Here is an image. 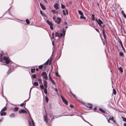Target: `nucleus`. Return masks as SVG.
I'll return each instance as SVG.
<instances>
[{"label":"nucleus","instance_id":"nucleus-4","mask_svg":"<svg viewBox=\"0 0 126 126\" xmlns=\"http://www.w3.org/2000/svg\"><path fill=\"white\" fill-rule=\"evenodd\" d=\"M61 97L63 103L65 105H67L68 104L67 102L65 100V98L62 95L61 96Z\"/></svg>","mask_w":126,"mask_h":126},{"label":"nucleus","instance_id":"nucleus-51","mask_svg":"<svg viewBox=\"0 0 126 126\" xmlns=\"http://www.w3.org/2000/svg\"><path fill=\"white\" fill-rule=\"evenodd\" d=\"M50 73L49 74V78L51 80V79H52L51 78V77H50Z\"/></svg>","mask_w":126,"mask_h":126},{"label":"nucleus","instance_id":"nucleus-52","mask_svg":"<svg viewBox=\"0 0 126 126\" xmlns=\"http://www.w3.org/2000/svg\"><path fill=\"white\" fill-rule=\"evenodd\" d=\"M32 87L30 89V95H31V90H32Z\"/></svg>","mask_w":126,"mask_h":126},{"label":"nucleus","instance_id":"nucleus-20","mask_svg":"<svg viewBox=\"0 0 126 126\" xmlns=\"http://www.w3.org/2000/svg\"><path fill=\"white\" fill-rule=\"evenodd\" d=\"M40 13L41 15L43 16H46L43 13V12L41 10L40 11Z\"/></svg>","mask_w":126,"mask_h":126},{"label":"nucleus","instance_id":"nucleus-45","mask_svg":"<svg viewBox=\"0 0 126 126\" xmlns=\"http://www.w3.org/2000/svg\"><path fill=\"white\" fill-rule=\"evenodd\" d=\"M65 31H64V29H63V37L65 35Z\"/></svg>","mask_w":126,"mask_h":126},{"label":"nucleus","instance_id":"nucleus-48","mask_svg":"<svg viewBox=\"0 0 126 126\" xmlns=\"http://www.w3.org/2000/svg\"><path fill=\"white\" fill-rule=\"evenodd\" d=\"M51 11L54 14H55V13H56V11L55 10H52Z\"/></svg>","mask_w":126,"mask_h":126},{"label":"nucleus","instance_id":"nucleus-9","mask_svg":"<svg viewBox=\"0 0 126 126\" xmlns=\"http://www.w3.org/2000/svg\"><path fill=\"white\" fill-rule=\"evenodd\" d=\"M43 83H44V86L45 88H47V81L45 80H44L43 81Z\"/></svg>","mask_w":126,"mask_h":126},{"label":"nucleus","instance_id":"nucleus-13","mask_svg":"<svg viewBox=\"0 0 126 126\" xmlns=\"http://www.w3.org/2000/svg\"><path fill=\"white\" fill-rule=\"evenodd\" d=\"M49 60H48L44 64L42 65H43V67H44V68H45L46 67V65H47L48 63V61Z\"/></svg>","mask_w":126,"mask_h":126},{"label":"nucleus","instance_id":"nucleus-14","mask_svg":"<svg viewBox=\"0 0 126 126\" xmlns=\"http://www.w3.org/2000/svg\"><path fill=\"white\" fill-rule=\"evenodd\" d=\"M0 113V115L1 116L5 115L6 114V113L5 112H3V111H1Z\"/></svg>","mask_w":126,"mask_h":126},{"label":"nucleus","instance_id":"nucleus-62","mask_svg":"<svg viewBox=\"0 0 126 126\" xmlns=\"http://www.w3.org/2000/svg\"><path fill=\"white\" fill-rule=\"evenodd\" d=\"M24 105V104L23 103H22L21 105H20V106H23Z\"/></svg>","mask_w":126,"mask_h":126},{"label":"nucleus","instance_id":"nucleus-2","mask_svg":"<svg viewBox=\"0 0 126 126\" xmlns=\"http://www.w3.org/2000/svg\"><path fill=\"white\" fill-rule=\"evenodd\" d=\"M41 76H43L42 77L43 79H45L46 80H47V74L45 72H43L41 74Z\"/></svg>","mask_w":126,"mask_h":126},{"label":"nucleus","instance_id":"nucleus-42","mask_svg":"<svg viewBox=\"0 0 126 126\" xmlns=\"http://www.w3.org/2000/svg\"><path fill=\"white\" fill-rule=\"evenodd\" d=\"M119 54L121 56H123V54L122 52H120Z\"/></svg>","mask_w":126,"mask_h":126},{"label":"nucleus","instance_id":"nucleus-58","mask_svg":"<svg viewBox=\"0 0 126 126\" xmlns=\"http://www.w3.org/2000/svg\"><path fill=\"white\" fill-rule=\"evenodd\" d=\"M102 32H103V33H105V30H104V28H103V29Z\"/></svg>","mask_w":126,"mask_h":126},{"label":"nucleus","instance_id":"nucleus-46","mask_svg":"<svg viewBox=\"0 0 126 126\" xmlns=\"http://www.w3.org/2000/svg\"><path fill=\"white\" fill-rule=\"evenodd\" d=\"M109 120H113V117H112L111 118H110L109 119Z\"/></svg>","mask_w":126,"mask_h":126},{"label":"nucleus","instance_id":"nucleus-59","mask_svg":"<svg viewBox=\"0 0 126 126\" xmlns=\"http://www.w3.org/2000/svg\"><path fill=\"white\" fill-rule=\"evenodd\" d=\"M65 11H66V14L67 15H68V11L66 9L65 10Z\"/></svg>","mask_w":126,"mask_h":126},{"label":"nucleus","instance_id":"nucleus-33","mask_svg":"<svg viewBox=\"0 0 126 126\" xmlns=\"http://www.w3.org/2000/svg\"><path fill=\"white\" fill-rule=\"evenodd\" d=\"M18 109L17 107H15L14 109V111H16L18 110Z\"/></svg>","mask_w":126,"mask_h":126},{"label":"nucleus","instance_id":"nucleus-28","mask_svg":"<svg viewBox=\"0 0 126 126\" xmlns=\"http://www.w3.org/2000/svg\"><path fill=\"white\" fill-rule=\"evenodd\" d=\"M70 94H71L73 96L74 98H76V95H75V94H73L72 93V92L71 91H70Z\"/></svg>","mask_w":126,"mask_h":126},{"label":"nucleus","instance_id":"nucleus-22","mask_svg":"<svg viewBox=\"0 0 126 126\" xmlns=\"http://www.w3.org/2000/svg\"><path fill=\"white\" fill-rule=\"evenodd\" d=\"M78 12L79 14L80 15H83V13L80 10H78Z\"/></svg>","mask_w":126,"mask_h":126},{"label":"nucleus","instance_id":"nucleus-27","mask_svg":"<svg viewBox=\"0 0 126 126\" xmlns=\"http://www.w3.org/2000/svg\"><path fill=\"white\" fill-rule=\"evenodd\" d=\"M35 68H32L31 70V72L32 73H33L35 71Z\"/></svg>","mask_w":126,"mask_h":126},{"label":"nucleus","instance_id":"nucleus-19","mask_svg":"<svg viewBox=\"0 0 126 126\" xmlns=\"http://www.w3.org/2000/svg\"><path fill=\"white\" fill-rule=\"evenodd\" d=\"M15 116V114L14 113H12L10 115V117L11 118L14 117Z\"/></svg>","mask_w":126,"mask_h":126},{"label":"nucleus","instance_id":"nucleus-53","mask_svg":"<svg viewBox=\"0 0 126 126\" xmlns=\"http://www.w3.org/2000/svg\"><path fill=\"white\" fill-rule=\"evenodd\" d=\"M63 15H66V14L65 13V11L64 10H63Z\"/></svg>","mask_w":126,"mask_h":126},{"label":"nucleus","instance_id":"nucleus-55","mask_svg":"<svg viewBox=\"0 0 126 126\" xmlns=\"http://www.w3.org/2000/svg\"><path fill=\"white\" fill-rule=\"evenodd\" d=\"M52 39H53L54 38V33H52Z\"/></svg>","mask_w":126,"mask_h":126},{"label":"nucleus","instance_id":"nucleus-49","mask_svg":"<svg viewBox=\"0 0 126 126\" xmlns=\"http://www.w3.org/2000/svg\"><path fill=\"white\" fill-rule=\"evenodd\" d=\"M29 123V126H32L31 123V122L30 121H29L28 122Z\"/></svg>","mask_w":126,"mask_h":126},{"label":"nucleus","instance_id":"nucleus-38","mask_svg":"<svg viewBox=\"0 0 126 126\" xmlns=\"http://www.w3.org/2000/svg\"><path fill=\"white\" fill-rule=\"evenodd\" d=\"M45 100L46 101V102H48V98L47 96L45 97Z\"/></svg>","mask_w":126,"mask_h":126},{"label":"nucleus","instance_id":"nucleus-15","mask_svg":"<svg viewBox=\"0 0 126 126\" xmlns=\"http://www.w3.org/2000/svg\"><path fill=\"white\" fill-rule=\"evenodd\" d=\"M30 120H31V122L32 126H34V123L33 120L31 117H30Z\"/></svg>","mask_w":126,"mask_h":126},{"label":"nucleus","instance_id":"nucleus-3","mask_svg":"<svg viewBox=\"0 0 126 126\" xmlns=\"http://www.w3.org/2000/svg\"><path fill=\"white\" fill-rule=\"evenodd\" d=\"M63 35L62 33H61L60 34H59V33L56 32L55 33V36H57L59 38H61L62 37Z\"/></svg>","mask_w":126,"mask_h":126},{"label":"nucleus","instance_id":"nucleus-12","mask_svg":"<svg viewBox=\"0 0 126 126\" xmlns=\"http://www.w3.org/2000/svg\"><path fill=\"white\" fill-rule=\"evenodd\" d=\"M44 120L47 124V118L46 115H45L44 116Z\"/></svg>","mask_w":126,"mask_h":126},{"label":"nucleus","instance_id":"nucleus-41","mask_svg":"<svg viewBox=\"0 0 126 126\" xmlns=\"http://www.w3.org/2000/svg\"><path fill=\"white\" fill-rule=\"evenodd\" d=\"M43 65H40L39 66V68L40 69H42L43 68Z\"/></svg>","mask_w":126,"mask_h":126},{"label":"nucleus","instance_id":"nucleus-25","mask_svg":"<svg viewBox=\"0 0 126 126\" xmlns=\"http://www.w3.org/2000/svg\"><path fill=\"white\" fill-rule=\"evenodd\" d=\"M94 14H92V20L93 21H94L95 20V18H94Z\"/></svg>","mask_w":126,"mask_h":126},{"label":"nucleus","instance_id":"nucleus-43","mask_svg":"<svg viewBox=\"0 0 126 126\" xmlns=\"http://www.w3.org/2000/svg\"><path fill=\"white\" fill-rule=\"evenodd\" d=\"M122 118L123 119V121H124L126 122V118H124L123 117H122Z\"/></svg>","mask_w":126,"mask_h":126},{"label":"nucleus","instance_id":"nucleus-47","mask_svg":"<svg viewBox=\"0 0 126 126\" xmlns=\"http://www.w3.org/2000/svg\"><path fill=\"white\" fill-rule=\"evenodd\" d=\"M53 59V58L52 57V56H51V57L50 58V63H51V60Z\"/></svg>","mask_w":126,"mask_h":126},{"label":"nucleus","instance_id":"nucleus-40","mask_svg":"<svg viewBox=\"0 0 126 126\" xmlns=\"http://www.w3.org/2000/svg\"><path fill=\"white\" fill-rule=\"evenodd\" d=\"M52 83L54 85H55V83L54 81L52 79L50 80Z\"/></svg>","mask_w":126,"mask_h":126},{"label":"nucleus","instance_id":"nucleus-5","mask_svg":"<svg viewBox=\"0 0 126 126\" xmlns=\"http://www.w3.org/2000/svg\"><path fill=\"white\" fill-rule=\"evenodd\" d=\"M55 22L57 24H60L61 22V19L59 17H57L56 20L55 21Z\"/></svg>","mask_w":126,"mask_h":126},{"label":"nucleus","instance_id":"nucleus-17","mask_svg":"<svg viewBox=\"0 0 126 126\" xmlns=\"http://www.w3.org/2000/svg\"><path fill=\"white\" fill-rule=\"evenodd\" d=\"M80 19H83L84 20H85L86 19V18L85 17L83 16V15H82L80 16Z\"/></svg>","mask_w":126,"mask_h":126},{"label":"nucleus","instance_id":"nucleus-16","mask_svg":"<svg viewBox=\"0 0 126 126\" xmlns=\"http://www.w3.org/2000/svg\"><path fill=\"white\" fill-rule=\"evenodd\" d=\"M54 7L56 9H57L58 8V5L57 3L55 4L54 5Z\"/></svg>","mask_w":126,"mask_h":126},{"label":"nucleus","instance_id":"nucleus-57","mask_svg":"<svg viewBox=\"0 0 126 126\" xmlns=\"http://www.w3.org/2000/svg\"><path fill=\"white\" fill-rule=\"evenodd\" d=\"M3 119V118H2L1 119H0V122H1L2 121Z\"/></svg>","mask_w":126,"mask_h":126},{"label":"nucleus","instance_id":"nucleus-34","mask_svg":"<svg viewBox=\"0 0 126 126\" xmlns=\"http://www.w3.org/2000/svg\"><path fill=\"white\" fill-rule=\"evenodd\" d=\"M38 80L39 81V84H40L41 85L42 84V82L41 81V79H38Z\"/></svg>","mask_w":126,"mask_h":126},{"label":"nucleus","instance_id":"nucleus-39","mask_svg":"<svg viewBox=\"0 0 126 126\" xmlns=\"http://www.w3.org/2000/svg\"><path fill=\"white\" fill-rule=\"evenodd\" d=\"M26 23L28 24H29L30 23V22L29 20L28 19H27L26 20Z\"/></svg>","mask_w":126,"mask_h":126},{"label":"nucleus","instance_id":"nucleus-60","mask_svg":"<svg viewBox=\"0 0 126 126\" xmlns=\"http://www.w3.org/2000/svg\"><path fill=\"white\" fill-rule=\"evenodd\" d=\"M65 11H66V14L67 15H68V11L66 9L65 10Z\"/></svg>","mask_w":126,"mask_h":126},{"label":"nucleus","instance_id":"nucleus-1","mask_svg":"<svg viewBox=\"0 0 126 126\" xmlns=\"http://www.w3.org/2000/svg\"><path fill=\"white\" fill-rule=\"evenodd\" d=\"M3 54V52L2 51V53L1 55V59L0 60V62L4 63L5 62L6 64L9 63L10 62V60L8 57H3L2 59V55Z\"/></svg>","mask_w":126,"mask_h":126},{"label":"nucleus","instance_id":"nucleus-18","mask_svg":"<svg viewBox=\"0 0 126 126\" xmlns=\"http://www.w3.org/2000/svg\"><path fill=\"white\" fill-rule=\"evenodd\" d=\"M47 22L50 26L53 25L52 23L49 21L47 20Z\"/></svg>","mask_w":126,"mask_h":126},{"label":"nucleus","instance_id":"nucleus-61","mask_svg":"<svg viewBox=\"0 0 126 126\" xmlns=\"http://www.w3.org/2000/svg\"><path fill=\"white\" fill-rule=\"evenodd\" d=\"M95 29L97 32H99V31L98 29Z\"/></svg>","mask_w":126,"mask_h":126},{"label":"nucleus","instance_id":"nucleus-21","mask_svg":"<svg viewBox=\"0 0 126 126\" xmlns=\"http://www.w3.org/2000/svg\"><path fill=\"white\" fill-rule=\"evenodd\" d=\"M119 70L120 71L121 73L123 72V70L122 68L121 67H120L118 68Z\"/></svg>","mask_w":126,"mask_h":126},{"label":"nucleus","instance_id":"nucleus-10","mask_svg":"<svg viewBox=\"0 0 126 126\" xmlns=\"http://www.w3.org/2000/svg\"><path fill=\"white\" fill-rule=\"evenodd\" d=\"M18 112L19 113H27V112L25 110L23 109L19 110Z\"/></svg>","mask_w":126,"mask_h":126},{"label":"nucleus","instance_id":"nucleus-56","mask_svg":"<svg viewBox=\"0 0 126 126\" xmlns=\"http://www.w3.org/2000/svg\"><path fill=\"white\" fill-rule=\"evenodd\" d=\"M46 3H48V2L46 0H43Z\"/></svg>","mask_w":126,"mask_h":126},{"label":"nucleus","instance_id":"nucleus-30","mask_svg":"<svg viewBox=\"0 0 126 126\" xmlns=\"http://www.w3.org/2000/svg\"><path fill=\"white\" fill-rule=\"evenodd\" d=\"M47 88H45L44 89V92L45 94H47Z\"/></svg>","mask_w":126,"mask_h":126},{"label":"nucleus","instance_id":"nucleus-26","mask_svg":"<svg viewBox=\"0 0 126 126\" xmlns=\"http://www.w3.org/2000/svg\"><path fill=\"white\" fill-rule=\"evenodd\" d=\"M99 110L103 113H104L105 112V111L101 108H99Z\"/></svg>","mask_w":126,"mask_h":126},{"label":"nucleus","instance_id":"nucleus-36","mask_svg":"<svg viewBox=\"0 0 126 126\" xmlns=\"http://www.w3.org/2000/svg\"><path fill=\"white\" fill-rule=\"evenodd\" d=\"M44 86L42 84L40 86V88L42 89H44Z\"/></svg>","mask_w":126,"mask_h":126},{"label":"nucleus","instance_id":"nucleus-37","mask_svg":"<svg viewBox=\"0 0 126 126\" xmlns=\"http://www.w3.org/2000/svg\"><path fill=\"white\" fill-rule=\"evenodd\" d=\"M103 34L104 39H106V34H105V33H103Z\"/></svg>","mask_w":126,"mask_h":126},{"label":"nucleus","instance_id":"nucleus-50","mask_svg":"<svg viewBox=\"0 0 126 126\" xmlns=\"http://www.w3.org/2000/svg\"><path fill=\"white\" fill-rule=\"evenodd\" d=\"M53 25H51L50 26V28L51 30H52L53 29Z\"/></svg>","mask_w":126,"mask_h":126},{"label":"nucleus","instance_id":"nucleus-24","mask_svg":"<svg viewBox=\"0 0 126 126\" xmlns=\"http://www.w3.org/2000/svg\"><path fill=\"white\" fill-rule=\"evenodd\" d=\"M34 85L36 86H37L38 85V83L37 82H34L33 84Z\"/></svg>","mask_w":126,"mask_h":126},{"label":"nucleus","instance_id":"nucleus-31","mask_svg":"<svg viewBox=\"0 0 126 126\" xmlns=\"http://www.w3.org/2000/svg\"><path fill=\"white\" fill-rule=\"evenodd\" d=\"M98 25L101 28H104L105 25H102V24H100Z\"/></svg>","mask_w":126,"mask_h":126},{"label":"nucleus","instance_id":"nucleus-54","mask_svg":"<svg viewBox=\"0 0 126 126\" xmlns=\"http://www.w3.org/2000/svg\"><path fill=\"white\" fill-rule=\"evenodd\" d=\"M123 16H124V17L125 18H126V14L124 13L123 14Z\"/></svg>","mask_w":126,"mask_h":126},{"label":"nucleus","instance_id":"nucleus-8","mask_svg":"<svg viewBox=\"0 0 126 126\" xmlns=\"http://www.w3.org/2000/svg\"><path fill=\"white\" fill-rule=\"evenodd\" d=\"M119 43H120V44L121 45V46L123 50L125 52V48H124V47L123 45L122 42L121 40H120V41H119Z\"/></svg>","mask_w":126,"mask_h":126},{"label":"nucleus","instance_id":"nucleus-11","mask_svg":"<svg viewBox=\"0 0 126 126\" xmlns=\"http://www.w3.org/2000/svg\"><path fill=\"white\" fill-rule=\"evenodd\" d=\"M40 5L42 9L45 10L46 9V7L41 3H40Z\"/></svg>","mask_w":126,"mask_h":126},{"label":"nucleus","instance_id":"nucleus-63","mask_svg":"<svg viewBox=\"0 0 126 126\" xmlns=\"http://www.w3.org/2000/svg\"><path fill=\"white\" fill-rule=\"evenodd\" d=\"M121 13L122 14V15L124 14V11L123 10L121 11Z\"/></svg>","mask_w":126,"mask_h":126},{"label":"nucleus","instance_id":"nucleus-6","mask_svg":"<svg viewBox=\"0 0 126 126\" xmlns=\"http://www.w3.org/2000/svg\"><path fill=\"white\" fill-rule=\"evenodd\" d=\"M96 20L98 25L103 24V22L100 19H98V20L96 19Z\"/></svg>","mask_w":126,"mask_h":126},{"label":"nucleus","instance_id":"nucleus-7","mask_svg":"<svg viewBox=\"0 0 126 126\" xmlns=\"http://www.w3.org/2000/svg\"><path fill=\"white\" fill-rule=\"evenodd\" d=\"M85 106L87 107L90 109H91L92 107V105L89 103L86 104Z\"/></svg>","mask_w":126,"mask_h":126},{"label":"nucleus","instance_id":"nucleus-64","mask_svg":"<svg viewBox=\"0 0 126 126\" xmlns=\"http://www.w3.org/2000/svg\"><path fill=\"white\" fill-rule=\"evenodd\" d=\"M124 126H126V123H124Z\"/></svg>","mask_w":126,"mask_h":126},{"label":"nucleus","instance_id":"nucleus-35","mask_svg":"<svg viewBox=\"0 0 126 126\" xmlns=\"http://www.w3.org/2000/svg\"><path fill=\"white\" fill-rule=\"evenodd\" d=\"M32 77L33 79H35L36 78V75L35 74H34L32 75Z\"/></svg>","mask_w":126,"mask_h":126},{"label":"nucleus","instance_id":"nucleus-32","mask_svg":"<svg viewBox=\"0 0 126 126\" xmlns=\"http://www.w3.org/2000/svg\"><path fill=\"white\" fill-rule=\"evenodd\" d=\"M61 7L62 9H64L65 7V6L63 5V4H61Z\"/></svg>","mask_w":126,"mask_h":126},{"label":"nucleus","instance_id":"nucleus-44","mask_svg":"<svg viewBox=\"0 0 126 126\" xmlns=\"http://www.w3.org/2000/svg\"><path fill=\"white\" fill-rule=\"evenodd\" d=\"M56 76H59V77H60V76L59 75L58 73L57 72L56 73Z\"/></svg>","mask_w":126,"mask_h":126},{"label":"nucleus","instance_id":"nucleus-29","mask_svg":"<svg viewBox=\"0 0 126 126\" xmlns=\"http://www.w3.org/2000/svg\"><path fill=\"white\" fill-rule=\"evenodd\" d=\"M113 94L114 95H115L116 94V91L114 89H113Z\"/></svg>","mask_w":126,"mask_h":126},{"label":"nucleus","instance_id":"nucleus-23","mask_svg":"<svg viewBox=\"0 0 126 126\" xmlns=\"http://www.w3.org/2000/svg\"><path fill=\"white\" fill-rule=\"evenodd\" d=\"M7 108L6 107H5L1 110V112L5 111L6 110Z\"/></svg>","mask_w":126,"mask_h":126}]
</instances>
